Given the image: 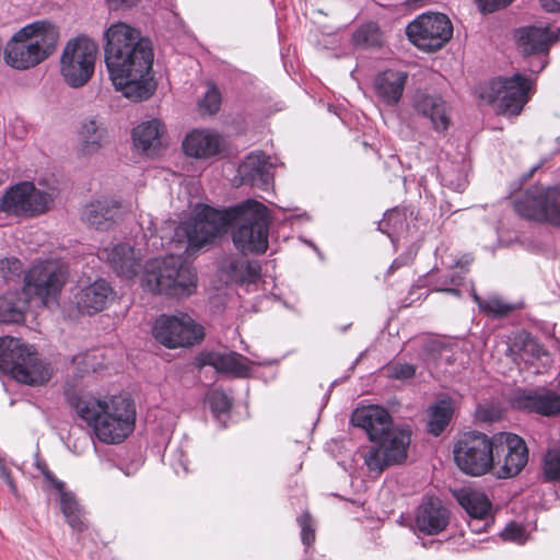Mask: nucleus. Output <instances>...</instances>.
Returning <instances> with one entry per match:
<instances>
[{"label": "nucleus", "instance_id": "4c0bfd02", "mask_svg": "<svg viewBox=\"0 0 560 560\" xmlns=\"http://www.w3.org/2000/svg\"><path fill=\"white\" fill-rule=\"evenodd\" d=\"M544 478L548 481L560 480V450L549 447L542 459Z\"/></svg>", "mask_w": 560, "mask_h": 560}, {"label": "nucleus", "instance_id": "ea45409f", "mask_svg": "<svg viewBox=\"0 0 560 560\" xmlns=\"http://www.w3.org/2000/svg\"><path fill=\"white\" fill-rule=\"evenodd\" d=\"M438 255L441 256L442 264L451 269H459L462 272H467L468 267L472 260L471 257L465 255L462 258H456L453 253H450V247H438Z\"/></svg>", "mask_w": 560, "mask_h": 560}, {"label": "nucleus", "instance_id": "7c9ffc66", "mask_svg": "<svg viewBox=\"0 0 560 560\" xmlns=\"http://www.w3.org/2000/svg\"><path fill=\"white\" fill-rule=\"evenodd\" d=\"M459 505L476 520H487L491 514L492 503L481 491L464 488L455 492Z\"/></svg>", "mask_w": 560, "mask_h": 560}, {"label": "nucleus", "instance_id": "2eb2a0df", "mask_svg": "<svg viewBox=\"0 0 560 560\" xmlns=\"http://www.w3.org/2000/svg\"><path fill=\"white\" fill-rule=\"evenodd\" d=\"M268 247H235L224 257L219 267V273L225 283L249 285L260 279L261 267L255 259L264 255Z\"/></svg>", "mask_w": 560, "mask_h": 560}, {"label": "nucleus", "instance_id": "8fccbe9b", "mask_svg": "<svg viewBox=\"0 0 560 560\" xmlns=\"http://www.w3.org/2000/svg\"><path fill=\"white\" fill-rule=\"evenodd\" d=\"M463 283V277L454 273L450 277L448 280L443 281L441 284H438L435 287V291L438 292H445L448 294H452L456 298L460 296V291L458 289L459 285Z\"/></svg>", "mask_w": 560, "mask_h": 560}, {"label": "nucleus", "instance_id": "0eeeda50", "mask_svg": "<svg viewBox=\"0 0 560 560\" xmlns=\"http://www.w3.org/2000/svg\"><path fill=\"white\" fill-rule=\"evenodd\" d=\"M0 370L18 382L39 386L51 377V368L44 362L34 347L12 337L0 338Z\"/></svg>", "mask_w": 560, "mask_h": 560}, {"label": "nucleus", "instance_id": "cd10ccee", "mask_svg": "<svg viewBox=\"0 0 560 560\" xmlns=\"http://www.w3.org/2000/svg\"><path fill=\"white\" fill-rule=\"evenodd\" d=\"M221 148L220 137L209 130L196 129L183 141L184 152L192 158L206 159L217 154Z\"/></svg>", "mask_w": 560, "mask_h": 560}, {"label": "nucleus", "instance_id": "680f3d73", "mask_svg": "<svg viewBox=\"0 0 560 560\" xmlns=\"http://www.w3.org/2000/svg\"><path fill=\"white\" fill-rule=\"evenodd\" d=\"M415 256V254L412 253V250H409L408 252V258H407V261H410L412 259V257Z\"/></svg>", "mask_w": 560, "mask_h": 560}, {"label": "nucleus", "instance_id": "aec40b11", "mask_svg": "<svg viewBox=\"0 0 560 560\" xmlns=\"http://www.w3.org/2000/svg\"><path fill=\"white\" fill-rule=\"evenodd\" d=\"M270 158L261 151L249 153L240 164L237 173L242 184L268 190L272 184Z\"/></svg>", "mask_w": 560, "mask_h": 560}, {"label": "nucleus", "instance_id": "f03ea898", "mask_svg": "<svg viewBox=\"0 0 560 560\" xmlns=\"http://www.w3.org/2000/svg\"><path fill=\"white\" fill-rule=\"evenodd\" d=\"M105 39V65L116 90L133 101L149 98L154 90L150 80L154 57L151 40L122 22L110 25Z\"/></svg>", "mask_w": 560, "mask_h": 560}, {"label": "nucleus", "instance_id": "6ab92c4d", "mask_svg": "<svg viewBox=\"0 0 560 560\" xmlns=\"http://www.w3.org/2000/svg\"><path fill=\"white\" fill-rule=\"evenodd\" d=\"M121 203L114 199L95 200L82 212L83 222L96 231H108L122 220Z\"/></svg>", "mask_w": 560, "mask_h": 560}, {"label": "nucleus", "instance_id": "49530a36", "mask_svg": "<svg viewBox=\"0 0 560 560\" xmlns=\"http://www.w3.org/2000/svg\"><path fill=\"white\" fill-rule=\"evenodd\" d=\"M220 104V92L214 85H209L203 98L199 103L200 108L211 115L218 112Z\"/></svg>", "mask_w": 560, "mask_h": 560}, {"label": "nucleus", "instance_id": "a18cd8bd", "mask_svg": "<svg viewBox=\"0 0 560 560\" xmlns=\"http://www.w3.org/2000/svg\"><path fill=\"white\" fill-rule=\"evenodd\" d=\"M442 180L445 186L455 191H463L467 186V174L460 168L457 174L454 171H445Z\"/></svg>", "mask_w": 560, "mask_h": 560}, {"label": "nucleus", "instance_id": "a19ab883", "mask_svg": "<svg viewBox=\"0 0 560 560\" xmlns=\"http://www.w3.org/2000/svg\"><path fill=\"white\" fill-rule=\"evenodd\" d=\"M501 538L504 541H511L518 545H523L527 540V533L523 525L515 522L509 523L500 533Z\"/></svg>", "mask_w": 560, "mask_h": 560}, {"label": "nucleus", "instance_id": "6e6552de", "mask_svg": "<svg viewBox=\"0 0 560 560\" xmlns=\"http://www.w3.org/2000/svg\"><path fill=\"white\" fill-rule=\"evenodd\" d=\"M69 278L68 265L59 258L35 261L24 275V292L44 305L57 300Z\"/></svg>", "mask_w": 560, "mask_h": 560}, {"label": "nucleus", "instance_id": "5fc2aeb1", "mask_svg": "<svg viewBox=\"0 0 560 560\" xmlns=\"http://www.w3.org/2000/svg\"><path fill=\"white\" fill-rule=\"evenodd\" d=\"M0 478H2L7 485L9 486L10 490L15 493L16 492V486L10 475V470L3 463V460L0 459Z\"/></svg>", "mask_w": 560, "mask_h": 560}, {"label": "nucleus", "instance_id": "2f4dec72", "mask_svg": "<svg viewBox=\"0 0 560 560\" xmlns=\"http://www.w3.org/2000/svg\"><path fill=\"white\" fill-rule=\"evenodd\" d=\"M380 230L386 233L393 243L400 242V236L408 230L407 212L397 208L387 211L380 222Z\"/></svg>", "mask_w": 560, "mask_h": 560}, {"label": "nucleus", "instance_id": "f257e3e1", "mask_svg": "<svg viewBox=\"0 0 560 560\" xmlns=\"http://www.w3.org/2000/svg\"><path fill=\"white\" fill-rule=\"evenodd\" d=\"M232 225H236L234 245H268V210L252 199L223 210L197 203L190 217L174 229L172 241L179 245L212 244Z\"/></svg>", "mask_w": 560, "mask_h": 560}, {"label": "nucleus", "instance_id": "a211bd4d", "mask_svg": "<svg viewBox=\"0 0 560 560\" xmlns=\"http://www.w3.org/2000/svg\"><path fill=\"white\" fill-rule=\"evenodd\" d=\"M512 404L518 410L544 417L560 413V394L542 387L515 393Z\"/></svg>", "mask_w": 560, "mask_h": 560}, {"label": "nucleus", "instance_id": "bf43d9fd", "mask_svg": "<svg viewBox=\"0 0 560 560\" xmlns=\"http://www.w3.org/2000/svg\"><path fill=\"white\" fill-rule=\"evenodd\" d=\"M546 63H547V60L545 59V57L539 55L537 58H535L530 62L529 70L532 72H539L545 68Z\"/></svg>", "mask_w": 560, "mask_h": 560}, {"label": "nucleus", "instance_id": "4468645a", "mask_svg": "<svg viewBox=\"0 0 560 560\" xmlns=\"http://www.w3.org/2000/svg\"><path fill=\"white\" fill-rule=\"evenodd\" d=\"M409 40L418 48L434 51L442 48L453 35L451 20L442 13H423L406 27Z\"/></svg>", "mask_w": 560, "mask_h": 560}, {"label": "nucleus", "instance_id": "c9c22d12", "mask_svg": "<svg viewBox=\"0 0 560 560\" xmlns=\"http://www.w3.org/2000/svg\"><path fill=\"white\" fill-rule=\"evenodd\" d=\"M353 43L361 47H378L383 43L377 24L370 22L360 26L352 35Z\"/></svg>", "mask_w": 560, "mask_h": 560}, {"label": "nucleus", "instance_id": "603ef678", "mask_svg": "<svg viewBox=\"0 0 560 560\" xmlns=\"http://www.w3.org/2000/svg\"><path fill=\"white\" fill-rule=\"evenodd\" d=\"M94 358V353L84 352L73 357L72 361L80 372L89 373L90 371H95L96 369L95 364L93 363Z\"/></svg>", "mask_w": 560, "mask_h": 560}, {"label": "nucleus", "instance_id": "7ed1b4c3", "mask_svg": "<svg viewBox=\"0 0 560 560\" xmlns=\"http://www.w3.org/2000/svg\"><path fill=\"white\" fill-rule=\"evenodd\" d=\"M453 454L457 467L472 477L491 474L498 479L513 478L528 462L525 441L511 432L491 436L478 431L466 432L455 443Z\"/></svg>", "mask_w": 560, "mask_h": 560}, {"label": "nucleus", "instance_id": "dca6fc26", "mask_svg": "<svg viewBox=\"0 0 560 560\" xmlns=\"http://www.w3.org/2000/svg\"><path fill=\"white\" fill-rule=\"evenodd\" d=\"M530 84L521 73L498 78L489 84L488 98L491 103H498L504 114L518 115L529 100Z\"/></svg>", "mask_w": 560, "mask_h": 560}, {"label": "nucleus", "instance_id": "20e7f679", "mask_svg": "<svg viewBox=\"0 0 560 560\" xmlns=\"http://www.w3.org/2000/svg\"><path fill=\"white\" fill-rule=\"evenodd\" d=\"M67 401L95 438L105 444H119L133 431L136 408L122 395H94L67 392Z\"/></svg>", "mask_w": 560, "mask_h": 560}, {"label": "nucleus", "instance_id": "ddd939ff", "mask_svg": "<svg viewBox=\"0 0 560 560\" xmlns=\"http://www.w3.org/2000/svg\"><path fill=\"white\" fill-rule=\"evenodd\" d=\"M152 334L167 348L192 346L203 339V328L190 315L176 312L173 315H161L156 318Z\"/></svg>", "mask_w": 560, "mask_h": 560}, {"label": "nucleus", "instance_id": "052dcab7", "mask_svg": "<svg viewBox=\"0 0 560 560\" xmlns=\"http://www.w3.org/2000/svg\"><path fill=\"white\" fill-rule=\"evenodd\" d=\"M404 264H407V261H399L398 259H396L393 265H392V268H398L400 267L401 265Z\"/></svg>", "mask_w": 560, "mask_h": 560}, {"label": "nucleus", "instance_id": "9b49d317", "mask_svg": "<svg viewBox=\"0 0 560 560\" xmlns=\"http://www.w3.org/2000/svg\"><path fill=\"white\" fill-rule=\"evenodd\" d=\"M411 432L407 428L394 427L375 442L364 454V464L371 472L381 474L387 466L407 459Z\"/></svg>", "mask_w": 560, "mask_h": 560}, {"label": "nucleus", "instance_id": "4d7b16f0", "mask_svg": "<svg viewBox=\"0 0 560 560\" xmlns=\"http://www.w3.org/2000/svg\"><path fill=\"white\" fill-rule=\"evenodd\" d=\"M540 4L547 12H560V0H540Z\"/></svg>", "mask_w": 560, "mask_h": 560}, {"label": "nucleus", "instance_id": "39448f33", "mask_svg": "<svg viewBox=\"0 0 560 560\" xmlns=\"http://www.w3.org/2000/svg\"><path fill=\"white\" fill-rule=\"evenodd\" d=\"M58 27L39 20L16 32L4 49L5 62L15 69H28L46 60L56 49Z\"/></svg>", "mask_w": 560, "mask_h": 560}, {"label": "nucleus", "instance_id": "a878e982", "mask_svg": "<svg viewBox=\"0 0 560 560\" xmlns=\"http://www.w3.org/2000/svg\"><path fill=\"white\" fill-rule=\"evenodd\" d=\"M108 142V131L105 125L90 118L82 122L79 130V151L84 156L96 154Z\"/></svg>", "mask_w": 560, "mask_h": 560}, {"label": "nucleus", "instance_id": "864d4df0", "mask_svg": "<svg viewBox=\"0 0 560 560\" xmlns=\"http://www.w3.org/2000/svg\"><path fill=\"white\" fill-rule=\"evenodd\" d=\"M482 11L492 12L500 7L508 5L513 0H476Z\"/></svg>", "mask_w": 560, "mask_h": 560}, {"label": "nucleus", "instance_id": "423d86ee", "mask_svg": "<svg viewBox=\"0 0 560 560\" xmlns=\"http://www.w3.org/2000/svg\"><path fill=\"white\" fill-rule=\"evenodd\" d=\"M144 282L152 292L182 298L195 293L198 277L183 257L168 255L145 264Z\"/></svg>", "mask_w": 560, "mask_h": 560}, {"label": "nucleus", "instance_id": "c03bdc74", "mask_svg": "<svg viewBox=\"0 0 560 560\" xmlns=\"http://www.w3.org/2000/svg\"><path fill=\"white\" fill-rule=\"evenodd\" d=\"M23 265L15 257H5L0 259V277L4 280L16 278L22 272Z\"/></svg>", "mask_w": 560, "mask_h": 560}, {"label": "nucleus", "instance_id": "58836bf2", "mask_svg": "<svg viewBox=\"0 0 560 560\" xmlns=\"http://www.w3.org/2000/svg\"><path fill=\"white\" fill-rule=\"evenodd\" d=\"M207 402L215 417L228 413L232 406L230 397L220 389L209 392Z\"/></svg>", "mask_w": 560, "mask_h": 560}, {"label": "nucleus", "instance_id": "9d476101", "mask_svg": "<svg viewBox=\"0 0 560 560\" xmlns=\"http://www.w3.org/2000/svg\"><path fill=\"white\" fill-rule=\"evenodd\" d=\"M52 205L51 194L38 189L32 182H20L9 187L0 198V212L34 218L50 210Z\"/></svg>", "mask_w": 560, "mask_h": 560}, {"label": "nucleus", "instance_id": "e2e57ef3", "mask_svg": "<svg viewBox=\"0 0 560 560\" xmlns=\"http://www.w3.org/2000/svg\"><path fill=\"white\" fill-rule=\"evenodd\" d=\"M304 243H305L306 245H312L311 243H308V242H307V240H304Z\"/></svg>", "mask_w": 560, "mask_h": 560}, {"label": "nucleus", "instance_id": "5701e85b", "mask_svg": "<svg viewBox=\"0 0 560 560\" xmlns=\"http://www.w3.org/2000/svg\"><path fill=\"white\" fill-rule=\"evenodd\" d=\"M450 522L448 511L438 498H428L417 508L415 524L419 532L425 535H436L443 532Z\"/></svg>", "mask_w": 560, "mask_h": 560}, {"label": "nucleus", "instance_id": "3c124183", "mask_svg": "<svg viewBox=\"0 0 560 560\" xmlns=\"http://www.w3.org/2000/svg\"><path fill=\"white\" fill-rule=\"evenodd\" d=\"M475 418L478 422L491 423L500 418V412L492 406H479L476 409Z\"/></svg>", "mask_w": 560, "mask_h": 560}, {"label": "nucleus", "instance_id": "e433bc0d", "mask_svg": "<svg viewBox=\"0 0 560 560\" xmlns=\"http://www.w3.org/2000/svg\"><path fill=\"white\" fill-rule=\"evenodd\" d=\"M427 361L435 365L436 369H446L453 363L454 353L451 348L442 346L438 341H430L425 345Z\"/></svg>", "mask_w": 560, "mask_h": 560}, {"label": "nucleus", "instance_id": "f3484780", "mask_svg": "<svg viewBox=\"0 0 560 560\" xmlns=\"http://www.w3.org/2000/svg\"><path fill=\"white\" fill-rule=\"evenodd\" d=\"M115 295L110 283L97 278L93 282H80L74 300L82 314L93 315L105 310L114 301Z\"/></svg>", "mask_w": 560, "mask_h": 560}, {"label": "nucleus", "instance_id": "de8ad7c7", "mask_svg": "<svg viewBox=\"0 0 560 560\" xmlns=\"http://www.w3.org/2000/svg\"><path fill=\"white\" fill-rule=\"evenodd\" d=\"M298 523L301 527V537L303 544L310 546L315 540V529L311 515L308 513L302 514L298 518Z\"/></svg>", "mask_w": 560, "mask_h": 560}, {"label": "nucleus", "instance_id": "6e6d98bb", "mask_svg": "<svg viewBox=\"0 0 560 560\" xmlns=\"http://www.w3.org/2000/svg\"><path fill=\"white\" fill-rule=\"evenodd\" d=\"M139 0H107L108 7L113 10L120 8H130L135 5Z\"/></svg>", "mask_w": 560, "mask_h": 560}, {"label": "nucleus", "instance_id": "72a5a7b5", "mask_svg": "<svg viewBox=\"0 0 560 560\" xmlns=\"http://www.w3.org/2000/svg\"><path fill=\"white\" fill-rule=\"evenodd\" d=\"M471 296L481 312L494 318L504 317L516 308L515 304L506 303L499 296H490L486 300L481 299L476 293L474 287L471 288Z\"/></svg>", "mask_w": 560, "mask_h": 560}, {"label": "nucleus", "instance_id": "b1692460", "mask_svg": "<svg viewBox=\"0 0 560 560\" xmlns=\"http://www.w3.org/2000/svg\"><path fill=\"white\" fill-rule=\"evenodd\" d=\"M412 108L418 115L428 118L435 131L443 132L450 127L447 105L442 96L418 92L413 96Z\"/></svg>", "mask_w": 560, "mask_h": 560}, {"label": "nucleus", "instance_id": "1a4fd4ad", "mask_svg": "<svg viewBox=\"0 0 560 560\" xmlns=\"http://www.w3.org/2000/svg\"><path fill=\"white\" fill-rule=\"evenodd\" d=\"M98 47L86 36L70 39L60 56V73L65 82L73 88L84 86L93 77Z\"/></svg>", "mask_w": 560, "mask_h": 560}, {"label": "nucleus", "instance_id": "c756f323", "mask_svg": "<svg viewBox=\"0 0 560 560\" xmlns=\"http://www.w3.org/2000/svg\"><path fill=\"white\" fill-rule=\"evenodd\" d=\"M164 125L153 118L138 125L132 131L135 145L145 154H154L162 147Z\"/></svg>", "mask_w": 560, "mask_h": 560}, {"label": "nucleus", "instance_id": "bb28decb", "mask_svg": "<svg viewBox=\"0 0 560 560\" xmlns=\"http://www.w3.org/2000/svg\"><path fill=\"white\" fill-rule=\"evenodd\" d=\"M200 365H210L218 372L244 377L250 372L249 361L236 352H208L201 357Z\"/></svg>", "mask_w": 560, "mask_h": 560}, {"label": "nucleus", "instance_id": "412c9836", "mask_svg": "<svg viewBox=\"0 0 560 560\" xmlns=\"http://www.w3.org/2000/svg\"><path fill=\"white\" fill-rule=\"evenodd\" d=\"M97 256L106 259L115 272L126 279L133 278L142 269L139 247H100Z\"/></svg>", "mask_w": 560, "mask_h": 560}, {"label": "nucleus", "instance_id": "13d9d810", "mask_svg": "<svg viewBox=\"0 0 560 560\" xmlns=\"http://www.w3.org/2000/svg\"><path fill=\"white\" fill-rule=\"evenodd\" d=\"M42 472L47 481H49L57 490L61 491L63 483L60 480H58L52 472H50L46 468L42 469Z\"/></svg>", "mask_w": 560, "mask_h": 560}, {"label": "nucleus", "instance_id": "393cba45", "mask_svg": "<svg viewBox=\"0 0 560 560\" xmlns=\"http://www.w3.org/2000/svg\"><path fill=\"white\" fill-rule=\"evenodd\" d=\"M407 78L406 72L396 70H386L378 73L373 82L378 102L386 106L397 105L402 96Z\"/></svg>", "mask_w": 560, "mask_h": 560}, {"label": "nucleus", "instance_id": "09e8293b", "mask_svg": "<svg viewBox=\"0 0 560 560\" xmlns=\"http://www.w3.org/2000/svg\"><path fill=\"white\" fill-rule=\"evenodd\" d=\"M386 371L389 377L396 380H408L416 374L415 365L409 363H394Z\"/></svg>", "mask_w": 560, "mask_h": 560}, {"label": "nucleus", "instance_id": "f8f14e48", "mask_svg": "<svg viewBox=\"0 0 560 560\" xmlns=\"http://www.w3.org/2000/svg\"><path fill=\"white\" fill-rule=\"evenodd\" d=\"M514 209L525 219L560 226V186L530 187L516 198Z\"/></svg>", "mask_w": 560, "mask_h": 560}, {"label": "nucleus", "instance_id": "79ce46f5", "mask_svg": "<svg viewBox=\"0 0 560 560\" xmlns=\"http://www.w3.org/2000/svg\"><path fill=\"white\" fill-rule=\"evenodd\" d=\"M24 319L23 310L12 305L7 299H0V322L20 323Z\"/></svg>", "mask_w": 560, "mask_h": 560}, {"label": "nucleus", "instance_id": "f704fd0d", "mask_svg": "<svg viewBox=\"0 0 560 560\" xmlns=\"http://www.w3.org/2000/svg\"><path fill=\"white\" fill-rule=\"evenodd\" d=\"M60 505L61 511L69 524V526L77 532H83L88 524L82 514L81 509L79 508L75 499L69 493H61L60 497Z\"/></svg>", "mask_w": 560, "mask_h": 560}, {"label": "nucleus", "instance_id": "473e14b6", "mask_svg": "<svg viewBox=\"0 0 560 560\" xmlns=\"http://www.w3.org/2000/svg\"><path fill=\"white\" fill-rule=\"evenodd\" d=\"M453 406L451 400L442 399L429 409L428 431L438 436L452 419Z\"/></svg>", "mask_w": 560, "mask_h": 560}, {"label": "nucleus", "instance_id": "c85d7f7f", "mask_svg": "<svg viewBox=\"0 0 560 560\" xmlns=\"http://www.w3.org/2000/svg\"><path fill=\"white\" fill-rule=\"evenodd\" d=\"M556 39L548 26H528L518 31V45L527 56L546 52Z\"/></svg>", "mask_w": 560, "mask_h": 560}, {"label": "nucleus", "instance_id": "37998d69", "mask_svg": "<svg viewBox=\"0 0 560 560\" xmlns=\"http://www.w3.org/2000/svg\"><path fill=\"white\" fill-rule=\"evenodd\" d=\"M520 355L525 362L533 363L534 359H540L541 357H546L547 352L536 340L527 337L523 341V347Z\"/></svg>", "mask_w": 560, "mask_h": 560}, {"label": "nucleus", "instance_id": "4be33fe9", "mask_svg": "<svg viewBox=\"0 0 560 560\" xmlns=\"http://www.w3.org/2000/svg\"><path fill=\"white\" fill-rule=\"evenodd\" d=\"M351 423L362 428L373 442L393 429L392 417L388 411L380 406H363L357 408L351 416Z\"/></svg>", "mask_w": 560, "mask_h": 560}]
</instances>
